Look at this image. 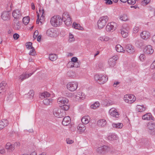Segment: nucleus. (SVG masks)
<instances>
[{"label":"nucleus","mask_w":155,"mask_h":155,"mask_svg":"<svg viewBox=\"0 0 155 155\" xmlns=\"http://www.w3.org/2000/svg\"><path fill=\"white\" fill-rule=\"evenodd\" d=\"M57 102L60 107H62L63 110H67L69 108V101L65 97H61L57 100Z\"/></svg>","instance_id":"1"},{"label":"nucleus","mask_w":155,"mask_h":155,"mask_svg":"<svg viewBox=\"0 0 155 155\" xmlns=\"http://www.w3.org/2000/svg\"><path fill=\"white\" fill-rule=\"evenodd\" d=\"M50 22L52 26L57 27L59 26L61 24L62 20L60 16H54L51 18Z\"/></svg>","instance_id":"2"},{"label":"nucleus","mask_w":155,"mask_h":155,"mask_svg":"<svg viewBox=\"0 0 155 155\" xmlns=\"http://www.w3.org/2000/svg\"><path fill=\"white\" fill-rule=\"evenodd\" d=\"M94 78L97 82L100 84H103L108 80V77L102 74L96 75Z\"/></svg>","instance_id":"3"},{"label":"nucleus","mask_w":155,"mask_h":155,"mask_svg":"<svg viewBox=\"0 0 155 155\" xmlns=\"http://www.w3.org/2000/svg\"><path fill=\"white\" fill-rule=\"evenodd\" d=\"M109 19L107 16H103L101 17L97 21V25L99 28L101 29L106 25Z\"/></svg>","instance_id":"4"},{"label":"nucleus","mask_w":155,"mask_h":155,"mask_svg":"<svg viewBox=\"0 0 155 155\" xmlns=\"http://www.w3.org/2000/svg\"><path fill=\"white\" fill-rule=\"evenodd\" d=\"M62 21H64L65 24L67 25H70L72 24L71 18L67 12H64L62 16Z\"/></svg>","instance_id":"5"},{"label":"nucleus","mask_w":155,"mask_h":155,"mask_svg":"<svg viewBox=\"0 0 155 155\" xmlns=\"http://www.w3.org/2000/svg\"><path fill=\"white\" fill-rule=\"evenodd\" d=\"M111 148L107 146L104 145L99 147L97 150V152L99 153L104 154L110 150Z\"/></svg>","instance_id":"6"},{"label":"nucleus","mask_w":155,"mask_h":155,"mask_svg":"<svg viewBox=\"0 0 155 155\" xmlns=\"http://www.w3.org/2000/svg\"><path fill=\"white\" fill-rule=\"evenodd\" d=\"M124 100L126 102L131 104L135 101L136 97L134 95L127 94L124 95Z\"/></svg>","instance_id":"7"},{"label":"nucleus","mask_w":155,"mask_h":155,"mask_svg":"<svg viewBox=\"0 0 155 155\" xmlns=\"http://www.w3.org/2000/svg\"><path fill=\"white\" fill-rule=\"evenodd\" d=\"M78 83L76 82L69 83L67 85V88L71 91L76 90L78 87Z\"/></svg>","instance_id":"8"},{"label":"nucleus","mask_w":155,"mask_h":155,"mask_svg":"<svg viewBox=\"0 0 155 155\" xmlns=\"http://www.w3.org/2000/svg\"><path fill=\"white\" fill-rule=\"evenodd\" d=\"M116 24L114 22L108 23L106 26V29L107 31L113 32L116 29Z\"/></svg>","instance_id":"9"},{"label":"nucleus","mask_w":155,"mask_h":155,"mask_svg":"<svg viewBox=\"0 0 155 155\" xmlns=\"http://www.w3.org/2000/svg\"><path fill=\"white\" fill-rule=\"evenodd\" d=\"M8 87L7 84L5 81H2L0 83V97H2L1 94L2 95L4 94V91L6 90Z\"/></svg>","instance_id":"10"},{"label":"nucleus","mask_w":155,"mask_h":155,"mask_svg":"<svg viewBox=\"0 0 155 155\" xmlns=\"http://www.w3.org/2000/svg\"><path fill=\"white\" fill-rule=\"evenodd\" d=\"M154 51L152 46L150 45H148L146 46L143 49L144 53L147 55H150L152 54Z\"/></svg>","instance_id":"11"},{"label":"nucleus","mask_w":155,"mask_h":155,"mask_svg":"<svg viewBox=\"0 0 155 155\" xmlns=\"http://www.w3.org/2000/svg\"><path fill=\"white\" fill-rule=\"evenodd\" d=\"M12 15L14 18V19L18 20L22 17V14L18 9L14 10L12 13Z\"/></svg>","instance_id":"12"},{"label":"nucleus","mask_w":155,"mask_h":155,"mask_svg":"<svg viewBox=\"0 0 155 155\" xmlns=\"http://www.w3.org/2000/svg\"><path fill=\"white\" fill-rule=\"evenodd\" d=\"M1 18L4 20H8L10 19V15L9 12L4 11L1 15Z\"/></svg>","instance_id":"13"},{"label":"nucleus","mask_w":155,"mask_h":155,"mask_svg":"<svg viewBox=\"0 0 155 155\" xmlns=\"http://www.w3.org/2000/svg\"><path fill=\"white\" fill-rule=\"evenodd\" d=\"M13 28L16 30L20 29V24L18 19H14L13 20Z\"/></svg>","instance_id":"14"},{"label":"nucleus","mask_w":155,"mask_h":155,"mask_svg":"<svg viewBox=\"0 0 155 155\" xmlns=\"http://www.w3.org/2000/svg\"><path fill=\"white\" fill-rule=\"evenodd\" d=\"M86 129V127L84 124H79L77 127V132L81 134L84 132Z\"/></svg>","instance_id":"15"},{"label":"nucleus","mask_w":155,"mask_h":155,"mask_svg":"<svg viewBox=\"0 0 155 155\" xmlns=\"http://www.w3.org/2000/svg\"><path fill=\"white\" fill-rule=\"evenodd\" d=\"M134 48L131 45H127L126 47V51L130 54H133L135 52Z\"/></svg>","instance_id":"16"},{"label":"nucleus","mask_w":155,"mask_h":155,"mask_svg":"<svg viewBox=\"0 0 155 155\" xmlns=\"http://www.w3.org/2000/svg\"><path fill=\"white\" fill-rule=\"evenodd\" d=\"M15 145L12 144L10 143H8L5 145V149L8 152L13 151L15 149Z\"/></svg>","instance_id":"17"},{"label":"nucleus","mask_w":155,"mask_h":155,"mask_svg":"<svg viewBox=\"0 0 155 155\" xmlns=\"http://www.w3.org/2000/svg\"><path fill=\"white\" fill-rule=\"evenodd\" d=\"M109 113L111 116H116V115H119L117 110L114 108H111L110 110Z\"/></svg>","instance_id":"18"},{"label":"nucleus","mask_w":155,"mask_h":155,"mask_svg":"<svg viewBox=\"0 0 155 155\" xmlns=\"http://www.w3.org/2000/svg\"><path fill=\"white\" fill-rule=\"evenodd\" d=\"M71 119L70 117H64L62 121V124L63 125H68L70 123Z\"/></svg>","instance_id":"19"},{"label":"nucleus","mask_w":155,"mask_h":155,"mask_svg":"<svg viewBox=\"0 0 155 155\" xmlns=\"http://www.w3.org/2000/svg\"><path fill=\"white\" fill-rule=\"evenodd\" d=\"M140 36L143 39H147L149 38L150 33L148 31H144L140 34Z\"/></svg>","instance_id":"20"},{"label":"nucleus","mask_w":155,"mask_h":155,"mask_svg":"<svg viewBox=\"0 0 155 155\" xmlns=\"http://www.w3.org/2000/svg\"><path fill=\"white\" fill-rule=\"evenodd\" d=\"M53 114L54 116H63L61 115V111L57 108H55L53 110Z\"/></svg>","instance_id":"21"},{"label":"nucleus","mask_w":155,"mask_h":155,"mask_svg":"<svg viewBox=\"0 0 155 155\" xmlns=\"http://www.w3.org/2000/svg\"><path fill=\"white\" fill-rule=\"evenodd\" d=\"M120 33L124 38H126L128 35V32L127 30L125 28H123L120 29Z\"/></svg>","instance_id":"22"},{"label":"nucleus","mask_w":155,"mask_h":155,"mask_svg":"<svg viewBox=\"0 0 155 155\" xmlns=\"http://www.w3.org/2000/svg\"><path fill=\"white\" fill-rule=\"evenodd\" d=\"M146 109V107H144L143 105H138L136 106V110L138 112H142L144 111Z\"/></svg>","instance_id":"23"},{"label":"nucleus","mask_w":155,"mask_h":155,"mask_svg":"<svg viewBox=\"0 0 155 155\" xmlns=\"http://www.w3.org/2000/svg\"><path fill=\"white\" fill-rule=\"evenodd\" d=\"M106 124V120L101 119L97 121V124L98 126L101 127H104Z\"/></svg>","instance_id":"24"},{"label":"nucleus","mask_w":155,"mask_h":155,"mask_svg":"<svg viewBox=\"0 0 155 155\" xmlns=\"http://www.w3.org/2000/svg\"><path fill=\"white\" fill-rule=\"evenodd\" d=\"M113 127L117 129H121L123 127V124L121 123H113L112 124Z\"/></svg>","instance_id":"25"},{"label":"nucleus","mask_w":155,"mask_h":155,"mask_svg":"<svg viewBox=\"0 0 155 155\" xmlns=\"http://www.w3.org/2000/svg\"><path fill=\"white\" fill-rule=\"evenodd\" d=\"M117 51L119 52H124L125 50L123 49V47L120 45H116L115 47Z\"/></svg>","instance_id":"26"},{"label":"nucleus","mask_w":155,"mask_h":155,"mask_svg":"<svg viewBox=\"0 0 155 155\" xmlns=\"http://www.w3.org/2000/svg\"><path fill=\"white\" fill-rule=\"evenodd\" d=\"M50 95L49 93L45 91L41 94L40 96V98L43 99L45 97H49Z\"/></svg>","instance_id":"27"},{"label":"nucleus","mask_w":155,"mask_h":155,"mask_svg":"<svg viewBox=\"0 0 155 155\" xmlns=\"http://www.w3.org/2000/svg\"><path fill=\"white\" fill-rule=\"evenodd\" d=\"M52 100H53L51 98H46L44 100L43 102L45 105H50V103H52Z\"/></svg>","instance_id":"28"},{"label":"nucleus","mask_w":155,"mask_h":155,"mask_svg":"<svg viewBox=\"0 0 155 155\" xmlns=\"http://www.w3.org/2000/svg\"><path fill=\"white\" fill-rule=\"evenodd\" d=\"M107 139L109 140H117V137L115 134H111L108 136Z\"/></svg>","instance_id":"29"},{"label":"nucleus","mask_w":155,"mask_h":155,"mask_svg":"<svg viewBox=\"0 0 155 155\" xmlns=\"http://www.w3.org/2000/svg\"><path fill=\"white\" fill-rule=\"evenodd\" d=\"M147 127L149 130H153L155 128V124L149 122L147 125Z\"/></svg>","instance_id":"30"},{"label":"nucleus","mask_w":155,"mask_h":155,"mask_svg":"<svg viewBox=\"0 0 155 155\" xmlns=\"http://www.w3.org/2000/svg\"><path fill=\"white\" fill-rule=\"evenodd\" d=\"M49 58L51 61H54L57 59V56L55 54H49Z\"/></svg>","instance_id":"31"},{"label":"nucleus","mask_w":155,"mask_h":155,"mask_svg":"<svg viewBox=\"0 0 155 155\" xmlns=\"http://www.w3.org/2000/svg\"><path fill=\"white\" fill-rule=\"evenodd\" d=\"M54 33V30L53 28H49L46 31V34L47 35L51 37L53 36Z\"/></svg>","instance_id":"32"},{"label":"nucleus","mask_w":155,"mask_h":155,"mask_svg":"<svg viewBox=\"0 0 155 155\" xmlns=\"http://www.w3.org/2000/svg\"><path fill=\"white\" fill-rule=\"evenodd\" d=\"M116 61L113 60L112 58H110L108 61V64L109 66L111 67H114L116 64Z\"/></svg>","instance_id":"33"},{"label":"nucleus","mask_w":155,"mask_h":155,"mask_svg":"<svg viewBox=\"0 0 155 155\" xmlns=\"http://www.w3.org/2000/svg\"><path fill=\"white\" fill-rule=\"evenodd\" d=\"M100 105V104L98 101L96 102L94 104L91 106V107L92 109H96Z\"/></svg>","instance_id":"34"},{"label":"nucleus","mask_w":155,"mask_h":155,"mask_svg":"<svg viewBox=\"0 0 155 155\" xmlns=\"http://www.w3.org/2000/svg\"><path fill=\"white\" fill-rule=\"evenodd\" d=\"M73 26L75 29L79 30H82L83 28L81 26L80 24H77L75 22H74L73 24Z\"/></svg>","instance_id":"35"},{"label":"nucleus","mask_w":155,"mask_h":155,"mask_svg":"<svg viewBox=\"0 0 155 155\" xmlns=\"http://www.w3.org/2000/svg\"><path fill=\"white\" fill-rule=\"evenodd\" d=\"M137 46L139 47H141L143 45V41L141 40H137L135 43Z\"/></svg>","instance_id":"36"},{"label":"nucleus","mask_w":155,"mask_h":155,"mask_svg":"<svg viewBox=\"0 0 155 155\" xmlns=\"http://www.w3.org/2000/svg\"><path fill=\"white\" fill-rule=\"evenodd\" d=\"M87 117H82L81 118V122L84 124H87L90 120V119H88L87 118Z\"/></svg>","instance_id":"37"},{"label":"nucleus","mask_w":155,"mask_h":155,"mask_svg":"<svg viewBox=\"0 0 155 155\" xmlns=\"http://www.w3.org/2000/svg\"><path fill=\"white\" fill-rule=\"evenodd\" d=\"M120 19L122 21H126L128 20V17L126 14H123L120 16Z\"/></svg>","instance_id":"38"},{"label":"nucleus","mask_w":155,"mask_h":155,"mask_svg":"<svg viewBox=\"0 0 155 155\" xmlns=\"http://www.w3.org/2000/svg\"><path fill=\"white\" fill-rule=\"evenodd\" d=\"M29 20L30 19L28 17H24L23 18L22 21L25 25H27L29 23Z\"/></svg>","instance_id":"39"},{"label":"nucleus","mask_w":155,"mask_h":155,"mask_svg":"<svg viewBox=\"0 0 155 155\" xmlns=\"http://www.w3.org/2000/svg\"><path fill=\"white\" fill-rule=\"evenodd\" d=\"M34 95V92L33 90H30L28 93V95L29 96V98L32 99Z\"/></svg>","instance_id":"40"},{"label":"nucleus","mask_w":155,"mask_h":155,"mask_svg":"<svg viewBox=\"0 0 155 155\" xmlns=\"http://www.w3.org/2000/svg\"><path fill=\"white\" fill-rule=\"evenodd\" d=\"M31 49V50L29 53V54L34 56L35 55V54H36L35 53L36 52L35 51V50L34 47L32 48Z\"/></svg>","instance_id":"41"},{"label":"nucleus","mask_w":155,"mask_h":155,"mask_svg":"<svg viewBox=\"0 0 155 155\" xmlns=\"http://www.w3.org/2000/svg\"><path fill=\"white\" fill-rule=\"evenodd\" d=\"M80 65V62L78 61L76 62L73 63V64L71 65V67L75 68L79 67Z\"/></svg>","instance_id":"42"},{"label":"nucleus","mask_w":155,"mask_h":155,"mask_svg":"<svg viewBox=\"0 0 155 155\" xmlns=\"http://www.w3.org/2000/svg\"><path fill=\"white\" fill-rule=\"evenodd\" d=\"M26 48L28 49H31L33 47L32 46V43L30 42L26 43Z\"/></svg>","instance_id":"43"},{"label":"nucleus","mask_w":155,"mask_h":155,"mask_svg":"<svg viewBox=\"0 0 155 155\" xmlns=\"http://www.w3.org/2000/svg\"><path fill=\"white\" fill-rule=\"evenodd\" d=\"M26 74H23L20 75L19 78V79L21 80V81H22L24 79L27 78H26Z\"/></svg>","instance_id":"44"},{"label":"nucleus","mask_w":155,"mask_h":155,"mask_svg":"<svg viewBox=\"0 0 155 155\" xmlns=\"http://www.w3.org/2000/svg\"><path fill=\"white\" fill-rule=\"evenodd\" d=\"M142 119L143 120H154V117H142Z\"/></svg>","instance_id":"45"},{"label":"nucleus","mask_w":155,"mask_h":155,"mask_svg":"<svg viewBox=\"0 0 155 155\" xmlns=\"http://www.w3.org/2000/svg\"><path fill=\"white\" fill-rule=\"evenodd\" d=\"M127 3L130 5H134L136 3V0H127Z\"/></svg>","instance_id":"46"},{"label":"nucleus","mask_w":155,"mask_h":155,"mask_svg":"<svg viewBox=\"0 0 155 155\" xmlns=\"http://www.w3.org/2000/svg\"><path fill=\"white\" fill-rule=\"evenodd\" d=\"M99 39L102 41H107L108 39V38L105 37V36L102 37H100Z\"/></svg>","instance_id":"47"},{"label":"nucleus","mask_w":155,"mask_h":155,"mask_svg":"<svg viewBox=\"0 0 155 155\" xmlns=\"http://www.w3.org/2000/svg\"><path fill=\"white\" fill-rule=\"evenodd\" d=\"M67 143L69 144H71L74 142L73 140L69 138H67L66 139Z\"/></svg>","instance_id":"48"},{"label":"nucleus","mask_w":155,"mask_h":155,"mask_svg":"<svg viewBox=\"0 0 155 155\" xmlns=\"http://www.w3.org/2000/svg\"><path fill=\"white\" fill-rule=\"evenodd\" d=\"M102 96H103V97L101 99V100L103 101H105V102L107 103L105 104H107L109 101H108L107 99H105L106 95L104 94H103Z\"/></svg>","instance_id":"49"},{"label":"nucleus","mask_w":155,"mask_h":155,"mask_svg":"<svg viewBox=\"0 0 155 155\" xmlns=\"http://www.w3.org/2000/svg\"><path fill=\"white\" fill-rule=\"evenodd\" d=\"M139 30V28L138 27L136 26L134 27L133 28V32L134 33H137Z\"/></svg>","instance_id":"50"},{"label":"nucleus","mask_w":155,"mask_h":155,"mask_svg":"<svg viewBox=\"0 0 155 155\" xmlns=\"http://www.w3.org/2000/svg\"><path fill=\"white\" fill-rule=\"evenodd\" d=\"M8 121L7 120L3 119L2 120V122H0V123H3L4 124L3 125H5V126H6L8 124Z\"/></svg>","instance_id":"51"},{"label":"nucleus","mask_w":155,"mask_h":155,"mask_svg":"<svg viewBox=\"0 0 155 155\" xmlns=\"http://www.w3.org/2000/svg\"><path fill=\"white\" fill-rule=\"evenodd\" d=\"M72 62H74V63L78 61V58L76 57H73L71 59Z\"/></svg>","instance_id":"52"},{"label":"nucleus","mask_w":155,"mask_h":155,"mask_svg":"<svg viewBox=\"0 0 155 155\" xmlns=\"http://www.w3.org/2000/svg\"><path fill=\"white\" fill-rule=\"evenodd\" d=\"M38 30L35 31L33 35V38L34 39H35L37 37V36L38 35Z\"/></svg>","instance_id":"53"},{"label":"nucleus","mask_w":155,"mask_h":155,"mask_svg":"<svg viewBox=\"0 0 155 155\" xmlns=\"http://www.w3.org/2000/svg\"><path fill=\"white\" fill-rule=\"evenodd\" d=\"M139 58L140 61H143L144 60L145 56L143 54H141L139 56Z\"/></svg>","instance_id":"54"},{"label":"nucleus","mask_w":155,"mask_h":155,"mask_svg":"<svg viewBox=\"0 0 155 155\" xmlns=\"http://www.w3.org/2000/svg\"><path fill=\"white\" fill-rule=\"evenodd\" d=\"M19 35L17 33H15L13 35L14 38L15 40L19 38Z\"/></svg>","instance_id":"55"},{"label":"nucleus","mask_w":155,"mask_h":155,"mask_svg":"<svg viewBox=\"0 0 155 155\" xmlns=\"http://www.w3.org/2000/svg\"><path fill=\"white\" fill-rule=\"evenodd\" d=\"M150 0H144L142 2V4H145V5H147V4L150 2Z\"/></svg>","instance_id":"56"},{"label":"nucleus","mask_w":155,"mask_h":155,"mask_svg":"<svg viewBox=\"0 0 155 155\" xmlns=\"http://www.w3.org/2000/svg\"><path fill=\"white\" fill-rule=\"evenodd\" d=\"M5 153V150L2 147H0V153L3 154Z\"/></svg>","instance_id":"57"},{"label":"nucleus","mask_w":155,"mask_h":155,"mask_svg":"<svg viewBox=\"0 0 155 155\" xmlns=\"http://www.w3.org/2000/svg\"><path fill=\"white\" fill-rule=\"evenodd\" d=\"M39 12L40 13V14H41L42 13V15L41 16V17H43V14L44 13V11L43 9H41V8H39Z\"/></svg>","instance_id":"58"},{"label":"nucleus","mask_w":155,"mask_h":155,"mask_svg":"<svg viewBox=\"0 0 155 155\" xmlns=\"http://www.w3.org/2000/svg\"><path fill=\"white\" fill-rule=\"evenodd\" d=\"M79 95V94H78V95L76 96V97L78 99H79V98L80 99L83 100L85 98V97L82 96V94H81V96H78V95Z\"/></svg>","instance_id":"59"},{"label":"nucleus","mask_w":155,"mask_h":155,"mask_svg":"<svg viewBox=\"0 0 155 155\" xmlns=\"http://www.w3.org/2000/svg\"><path fill=\"white\" fill-rule=\"evenodd\" d=\"M105 3L106 4L111 5L113 3V2L111 0H107Z\"/></svg>","instance_id":"60"},{"label":"nucleus","mask_w":155,"mask_h":155,"mask_svg":"<svg viewBox=\"0 0 155 155\" xmlns=\"http://www.w3.org/2000/svg\"><path fill=\"white\" fill-rule=\"evenodd\" d=\"M110 58H112L113 60H114L115 61H116L118 59V57L117 55H116L113 56V57Z\"/></svg>","instance_id":"61"},{"label":"nucleus","mask_w":155,"mask_h":155,"mask_svg":"<svg viewBox=\"0 0 155 155\" xmlns=\"http://www.w3.org/2000/svg\"><path fill=\"white\" fill-rule=\"evenodd\" d=\"M150 68L152 69L155 68V60L151 64Z\"/></svg>","instance_id":"62"},{"label":"nucleus","mask_w":155,"mask_h":155,"mask_svg":"<svg viewBox=\"0 0 155 155\" xmlns=\"http://www.w3.org/2000/svg\"><path fill=\"white\" fill-rule=\"evenodd\" d=\"M142 116H152L150 113H148L143 115Z\"/></svg>","instance_id":"63"},{"label":"nucleus","mask_w":155,"mask_h":155,"mask_svg":"<svg viewBox=\"0 0 155 155\" xmlns=\"http://www.w3.org/2000/svg\"><path fill=\"white\" fill-rule=\"evenodd\" d=\"M13 95L12 94L9 95L8 97H7V98L8 99V100L9 101H11L13 98Z\"/></svg>","instance_id":"64"}]
</instances>
